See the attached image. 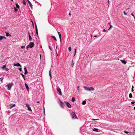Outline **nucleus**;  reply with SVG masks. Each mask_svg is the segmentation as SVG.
I'll list each match as a JSON object with an SVG mask.
<instances>
[{
  "mask_svg": "<svg viewBox=\"0 0 135 135\" xmlns=\"http://www.w3.org/2000/svg\"><path fill=\"white\" fill-rule=\"evenodd\" d=\"M84 88L86 90L89 91H94V88L92 87H89L86 86H84Z\"/></svg>",
  "mask_w": 135,
  "mask_h": 135,
  "instance_id": "f257e3e1",
  "label": "nucleus"
},
{
  "mask_svg": "<svg viewBox=\"0 0 135 135\" xmlns=\"http://www.w3.org/2000/svg\"><path fill=\"white\" fill-rule=\"evenodd\" d=\"M71 117L73 119H78L76 116L74 112H72L71 113Z\"/></svg>",
  "mask_w": 135,
  "mask_h": 135,
  "instance_id": "f03ea898",
  "label": "nucleus"
},
{
  "mask_svg": "<svg viewBox=\"0 0 135 135\" xmlns=\"http://www.w3.org/2000/svg\"><path fill=\"white\" fill-rule=\"evenodd\" d=\"M64 103L69 108H71V105L68 102L66 101H64Z\"/></svg>",
  "mask_w": 135,
  "mask_h": 135,
  "instance_id": "7ed1b4c3",
  "label": "nucleus"
},
{
  "mask_svg": "<svg viewBox=\"0 0 135 135\" xmlns=\"http://www.w3.org/2000/svg\"><path fill=\"white\" fill-rule=\"evenodd\" d=\"M57 91L59 92L58 94L60 95H62V93L61 92V90L60 89L59 87L57 88Z\"/></svg>",
  "mask_w": 135,
  "mask_h": 135,
  "instance_id": "20e7f679",
  "label": "nucleus"
},
{
  "mask_svg": "<svg viewBox=\"0 0 135 135\" xmlns=\"http://www.w3.org/2000/svg\"><path fill=\"white\" fill-rule=\"evenodd\" d=\"M12 85H6L5 86V87L6 89L9 90L12 86Z\"/></svg>",
  "mask_w": 135,
  "mask_h": 135,
  "instance_id": "39448f33",
  "label": "nucleus"
},
{
  "mask_svg": "<svg viewBox=\"0 0 135 135\" xmlns=\"http://www.w3.org/2000/svg\"><path fill=\"white\" fill-rule=\"evenodd\" d=\"M59 102L60 103V105L61 107L63 108L64 106V104L60 100H59Z\"/></svg>",
  "mask_w": 135,
  "mask_h": 135,
  "instance_id": "423d86ee",
  "label": "nucleus"
},
{
  "mask_svg": "<svg viewBox=\"0 0 135 135\" xmlns=\"http://www.w3.org/2000/svg\"><path fill=\"white\" fill-rule=\"evenodd\" d=\"M26 105L27 107L28 110L30 111H32V110L31 109V108L30 106L29 105L28 103H26Z\"/></svg>",
  "mask_w": 135,
  "mask_h": 135,
  "instance_id": "0eeeda50",
  "label": "nucleus"
},
{
  "mask_svg": "<svg viewBox=\"0 0 135 135\" xmlns=\"http://www.w3.org/2000/svg\"><path fill=\"white\" fill-rule=\"evenodd\" d=\"M15 105V104H10L9 106V107L8 108L9 109H11V108L12 107L14 106Z\"/></svg>",
  "mask_w": 135,
  "mask_h": 135,
  "instance_id": "6e6552de",
  "label": "nucleus"
},
{
  "mask_svg": "<svg viewBox=\"0 0 135 135\" xmlns=\"http://www.w3.org/2000/svg\"><path fill=\"white\" fill-rule=\"evenodd\" d=\"M27 1L28 2L29 4L30 7L32 8V5L31 3V2L28 0H27Z\"/></svg>",
  "mask_w": 135,
  "mask_h": 135,
  "instance_id": "1a4fd4ad",
  "label": "nucleus"
},
{
  "mask_svg": "<svg viewBox=\"0 0 135 135\" xmlns=\"http://www.w3.org/2000/svg\"><path fill=\"white\" fill-rule=\"evenodd\" d=\"M29 45V46H30V47L32 48L33 47L34 44L33 42H31L30 43Z\"/></svg>",
  "mask_w": 135,
  "mask_h": 135,
  "instance_id": "9d476101",
  "label": "nucleus"
},
{
  "mask_svg": "<svg viewBox=\"0 0 135 135\" xmlns=\"http://www.w3.org/2000/svg\"><path fill=\"white\" fill-rule=\"evenodd\" d=\"M14 65L15 66H21V65L19 63H17L16 64H14Z\"/></svg>",
  "mask_w": 135,
  "mask_h": 135,
  "instance_id": "9b49d317",
  "label": "nucleus"
},
{
  "mask_svg": "<svg viewBox=\"0 0 135 135\" xmlns=\"http://www.w3.org/2000/svg\"><path fill=\"white\" fill-rule=\"evenodd\" d=\"M24 71H25L24 74H25V75H26L28 73L27 71V69H26V68H24Z\"/></svg>",
  "mask_w": 135,
  "mask_h": 135,
  "instance_id": "f8f14e48",
  "label": "nucleus"
},
{
  "mask_svg": "<svg viewBox=\"0 0 135 135\" xmlns=\"http://www.w3.org/2000/svg\"><path fill=\"white\" fill-rule=\"evenodd\" d=\"M120 61L122 63L124 64H126L127 63V62L125 60H121Z\"/></svg>",
  "mask_w": 135,
  "mask_h": 135,
  "instance_id": "ddd939ff",
  "label": "nucleus"
},
{
  "mask_svg": "<svg viewBox=\"0 0 135 135\" xmlns=\"http://www.w3.org/2000/svg\"><path fill=\"white\" fill-rule=\"evenodd\" d=\"M35 25L36 26V32L37 35H38V30L37 28V25H36V24L35 23Z\"/></svg>",
  "mask_w": 135,
  "mask_h": 135,
  "instance_id": "4468645a",
  "label": "nucleus"
},
{
  "mask_svg": "<svg viewBox=\"0 0 135 135\" xmlns=\"http://www.w3.org/2000/svg\"><path fill=\"white\" fill-rule=\"evenodd\" d=\"M58 33L59 35V37L60 41H61V33H60V32H58Z\"/></svg>",
  "mask_w": 135,
  "mask_h": 135,
  "instance_id": "2eb2a0df",
  "label": "nucleus"
},
{
  "mask_svg": "<svg viewBox=\"0 0 135 135\" xmlns=\"http://www.w3.org/2000/svg\"><path fill=\"white\" fill-rule=\"evenodd\" d=\"M28 34H29V40L30 41H31L32 40V38L31 37V36H30L29 33H28Z\"/></svg>",
  "mask_w": 135,
  "mask_h": 135,
  "instance_id": "dca6fc26",
  "label": "nucleus"
},
{
  "mask_svg": "<svg viewBox=\"0 0 135 135\" xmlns=\"http://www.w3.org/2000/svg\"><path fill=\"white\" fill-rule=\"evenodd\" d=\"M93 130L95 132H98V129L97 128H94Z\"/></svg>",
  "mask_w": 135,
  "mask_h": 135,
  "instance_id": "f3484780",
  "label": "nucleus"
},
{
  "mask_svg": "<svg viewBox=\"0 0 135 135\" xmlns=\"http://www.w3.org/2000/svg\"><path fill=\"white\" fill-rule=\"evenodd\" d=\"M27 91L28 92L29 91V87L28 86V85H25Z\"/></svg>",
  "mask_w": 135,
  "mask_h": 135,
  "instance_id": "a211bd4d",
  "label": "nucleus"
},
{
  "mask_svg": "<svg viewBox=\"0 0 135 135\" xmlns=\"http://www.w3.org/2000/svg\"><path fill=\"white\" fill-rule=\"evenodd\" d=\"M86 103V102L85 100H84L82 102V104L83 105H85Z\"/></svg>",
  "mask_w": 135,
  "mask_h": 135,
  "instance_id": "6ab92c4d",
  "label": "nucleus"
},
{
  "mask_svg": "<svg viewBox=\"0 0 135 135\" xmlns=\"http://www.w3.org/2000/svg\"><path fill=\"white\" fill-rule=\"evenodd\" d=\"M5 33L6 34V36H7V37L9 35L10 36H11V35H9V33L8 32H6Z\"/></svg>",
  "mask_w": 135,
  "mask_h": 135,
  "instance_id": "aec40b11",
  "label": "nucleus"
},
{
  "mask_svg": "<svg viewBox=\"0 0 135 135\" xmlns=\"http://www.w3.org/2000/svg\"><path fill=\"white\" fill-rule=\"evenodd\" d=\"M6 67V66L5 65H4L3 66H2L1 68L2 69H3L4 68H5Z\"/></svg>",
  "mask_w": 135,
  "mask_h": 135,
  "instance_id": "412c9836",
  "label": "nucleus"
},
{
  "mask_svg": "<svg viewBox=\"0 0 135 135\" xmlns=\"http://www.w3.org/2000/svg\"><path fill=\"white\" fill-rule=\"evenodd\" d=\"M132 95L131 93H130L129 95V97L130 98H131L132 97Z\"/></svg>",
  "mask_w": 135,
  "mask_h": 135,
  "instance_id": "4be33fe9",
  "label": "nucleus"
},
{
  "mask_svg": "<svg viewBox=\"0 0 135 135\" xmlns=\"http://www.w3.org/2000/svg\"><path fill=\"white\" fill-rule=\"evenodd\" d=\"M16 7L17 8H19L20 7H19V5L18 4H17L16 3Z\"/></svg>",
  "mask_w": 135,
  "mask_h": 135,
  "instance_id": "5701e85b",
  "label": "nucleus"
},
{
  "mask_svg": "<svg viewBox=\"0 0 135 135\" xmlns=\"http://www.w3.org/2000/svg\"><path fill=\"white\" fill-rule=\"evenodd\" d=\"M51 37L53 38L56 41H57V40L55 36H51Z\"/></svg>",
  "mask_w": 135,
  "mask_h": 135,
  "instance_id": "b1692460",
  "label": "nucleus"
},
{
  "mask_svg": "<svg viewBox=\"0 0 135 135\" xmlns=\"http://www.w3.org/2000/svg\"><path fill=\"white\" fill-rule=\"evenodd\" d=\"M22 2L24 5H26V2L24 0H23V1H22Z\"/></svg>",
  "mask_w": 135,
  "mask_h": 135,
  "instance_id": "393cba45",
  "label": "nucleus"
},
{
  "mask_svg": "<svg viewBox=\"0 0 135 135\" xmlns=\"http://www.w3.org/2000/svg\"><path fill=\"white\" fill-rule=\"evenodd\" d=\"M3 37H4L3 36H0V41L2 40L3 38Z\"/></svg>",
  "mask_w": 135,
  "mask_h": 135,
  "instance_id": "a878e982",
  "label": "nucleus"
},
{
  "mask_svg": "<svg viewBox=\"0 0 135 135\" xmlns=\"http://www.w3.org/2000/svg\"><path fill=\"white\" fill-rule=\"evenodd\" d=\"M71 47H69L68 48V50L69 52L71 51Z\"/></svg>",
  "mask_w": 135,
  "mask_h": 135,
  "instance_id": "bb28decb",
  "label": "nucleus"
},
{
  "mask_svg": "<svg viewBox=\"0 0 135 135\" xmlns=\"http://www.w3.org/2000/svg\"><path fill=\"white\" fill-rule=\"evenodd\" d=\"M113 27V26L112 25H110V27L109 29H108V30H110V29Z\"/></svg>",
  "mask_w": 135,
  "mask_h": 135,
  "instance_id": "cd10ccee",
  "label": "nucleus"
},
{
  "mask_svg": "<svg viewBox=\"0 0 135 135\" xmlns=\"http://www.w3.org/2000/svg\"><path fill=\"white\" fill-rule=\"evenodd\" d=\"M75 100V98L74 97H72V98L71 101L73 102H74Z\"/></svg>",
  "mask_w": 135,
  "mask_h": 135,
  "instance_id": "c85d7f7f",
  "label": "nucleus"
},
{
  "mask_svg": "<svg viewBox=\"0 0 135 135\" xmlns=\"http://www.w3.org/2000/svg\"><path fill=\"white\" fill-rule=\"evenodd\" d=\"M75 51V52H74V56H75V55L76 53V49H75L74 50Z\"/></svg>",
  "mask_w": 135,
  "mask_h": 135,
  "instance_id": "c756f323",
  "label": "nucleus"
},
{
  "mask_svg": "<svg viewBox=\"0 0 135 135\" xmlns=\"http://www.w3.org/2000/svg\"><path fill=\"white\" fill-rule=\"evenodd\" d=\"M74 63L73 62V61L72 63V64L71 65L72 67H73L74 66Z\"/></svg>",
  "mask_w": 135,
  "mask_h": 135,
  "instance_id": "7c9ffc66",
  "label": "nucleus"
},
{
  "mask_svg": "<svg viewBox=\"0 0 135 135\" xmlns=\"http://www.w3.org/2000/svg\"><path fill=\"white\" fill-rule=\"evenodd\" d=\"M21 74L22 75L23 78V79H24V80H25V75H23V74H22L21 73Z\"/></svg>",
  "mask_w": 135,
  "mask_h": 135,
  "instance_id": "2f4dec72",
  "label": "nucleus"
},
{
  "mask_svg": "<svg viewBox=\"0 0 135 135\" xmlns=\"http://www.w3.org/2000/svg\"><path fill=\"white\" fill-rule=\"evenodd\" d=\"M14 10H14V11H15V12H16V11L17 10V9L16 8H15V7H14Z\"/></svg>",
  "mask_w": 135,
  "mask_h": 135,
  "instance_id": "473e14b6",
  "label": "nucleus"
},
{
  "mask_svg": "<svg viewBox=\"0 0 135 135\" xmlns=\"http://www.w3.org/2000/svg\"><path fill=\"white\" fill-rule=\"evenodd\" d=\"M49 75H50V77L51 78H52V76H51V74L50 71V72H49Z\"/></svg>",
  "mask_w": 135,
  "mask_h": 135,
  "instance_id": "72a5a7b5",
  "label": "nucleus"
},
{
  "mask_svg": "<svg viewBox=\"0 0 135 135\" xmlns=\"http://www.w3.org/2000/svg\"><path fill=\"white\" fill-rule=\"evenodd\" d=\"M132 15L134 17V19H135V17L134 15H133V13H131Z\"/></svg>",
  "mask_w": 135,
  "mask_h": 135,
  "instance_id": "f704fd0d",
  "label": "nucleus"
},
{
  "mask_svg": "<svg viewBox=\"0 0 135 135\" xmlns=\"http://www.w3.org/2000/svg\"><path fill=\"white\" fill-rule=\"evenodd\" d=\"M29 47H30V46H29V45H28L27 46V48L28 49V48H29Z\"/></svg>",
  "mask_w": 135,
  "mask_h": 135,
  "instance_id": "c9c22d12",
  "label": "nucleus"
},
{
  "mask_svg": "<svg viewBox=\"0 0 135 135\" xmlns=\"http://www.w3.org/2000/svg\"><path fill=\"white\" fill-rule=\"evenodd\" d=\"M3 78H0V81L2 82V80H3Z\"/></svg>",
  "mask_w": 135,
  "mask_h": 135,
  "instance_id": "e433bc0d",
  "label": "nucleus"
},
{
  "mask_svg": "<svg viewBox=\"0 0 135 135\" xmlns=\"http://www.w3.org/2000/svg\"><path fill=\"white\" fill-rule=\"evenodd\" d=\"M124 132L125 133H126V134H127L129 133L127 131H124Z\"/></svg>",
  "mask_w": 135,
  "mask_h": 135,
  "instance_id": "4c0bfd02",
  "label": "nucleus"
},
{
  "mask_svg": "<svg viewBox=\"0 0 135 135\" xmlns=\"http://www.w3.org/2000/svg\"><path fill=\"white\" fill-rule=\"evenodd\" d=\"M134 103H135V102L134 101H132V102H131V103L132 104H134Z\"/></svg>",
  "mask_w": 135,
  "mask_h": 135,
  "instance_id": "58836bf2",
  "label": "nucleus"
},
{
  "mask_svg": "<svg viewBox=\"0 0 135 135\" xmlns=\"http://www.w3.org/2000/svg\"><path fill=\"white\" fill-rule=\"evenodd\" d=\"M19 70L21 71H22V68H20L19 69Z\"/></svg>",
  "mask_w": 135,
  "mask_h": 135,
  "instance_id": "ea45409f",
  "label": "nucleus"
},
{
  "mask_svg": "<svg viewBox=\"0 0 135 135\" xmlns=\"http://www.w3.org/2000/svg\"><path fill=\"white\" fill-rule=\"evenodd\" d=\"M5 70L6 71H8V70L9 69L8 68H6Z\"/></svg>",
  "mask_w": 135,
  "mask_h": 135,
  "instance_id": "a19ab883",
  "label": "nucleus"
},
{
  "mask_svg": "<svg viewBox=\"0 0 135 135\" xmlns=\"http://www.w3.org/2000/svg\"><path fill=\"white\" fill-rule=\"evenodd\" d=\"M92 119V120H99V119Z\"/></svg>",
  "mask_w": 135,
  "mask_h": 135,
  "instance_id": "79ce46f5",
  "label": "nucleus"
},
{
  "mask_svg": "<svg viewBox=\"0 0 135 135\" xmlns=\"http://www.w3.org/2000/svg\"><path fill=\"white\" fill-rule=\"evenodd\" d=\"M79 86H78L77 87V89H78V91H79Z\"/></svg>",
  "mask_w": 135,
  "mask_h": 135,
  "instance_id": "37998d69",
  "label": "nucleus"
},
{
  "mask_svg": "<svg viewBox=\"0 0 135 135\" xmlns=\"http://www.w3.org/2000/svg\"><path fill=\"white\" fill-rule=\"evenodd\" d=\"M49 49H50L51 51H52V49H51V47L50 46H49Z\"/></svg>",
  "mask_w": 135,
  "mask_h": 135,
  "instance_id": "c03bdc74",
  "label": "nucleus"
},
{
  "mask_svg": "<svg viewBox=\"0 0 135 135\" xmlns=\"http://www.w3.org/2000/svg\"><path fill=\"white\" fill-rule=\"evenodd\" d=\"M25 46H22L21 47V48L22 49H23V48H25Z\"/></svg>",
  "mask_w": 135,
  "mask_h": 135,
  "instance_id": "a18cd8bd",
  "label": "nucleus"
},
{
  "mask_svg": "<svg viewBox=\"0 0 135 135\" xmlns=\"http://www.w3.org/2000/svg\"><path fill=\"white\" fill-rule=\"evenodd\" d=\"M123 13L125 15H126L127 14L125 11H124Z\"/></svg>",
  "mask_w": 135,
  "mask_h": 135,
  "instance_id": "49530a36",
  "label": "nucleus"
},
{
  "mask_svg": "<svg viewBox=\"0 0 135 135\" xmlns=\"http://www.w3.org/2000/svg\"><path fill=\"white\" fill-rule=\"evenodd\" d=\"M134 91L133 89L132 88V91L133 92Z\"/></svg>",
  "mask_w": 135,
  "mask_h": 135,
  "instance_id": "de8ad7c7",
  "label": "nucleus"
},
{
  "mask_svg": "<svg viewBox=\"0 0 135 135\" xmlns=\"http://www.w3.org/2000/svg\"><path fill=\"white\" fill-rule=\"evenodd\" d=\"M103 31L104 32H106V30L105 29H104L103 30Z\"/></svg>",
  "mask_w": 135,
  "mask_h": 135,
  "instance_id": "09e8293b",
  "label": "nucleus"
},
{
  "mask_svg": "<svg viewBox=\"0 0 135 135\" xmlns=\"http://www.w3.org/2000/svg\"><path fill=\"white\" fill-rule=\"evenodd\" d=\"M133 88H134V86H133V85H132V88L133 89Z\"/></svg>",
  "mask_w": 135,
  "mask_h": 135,
  "instance_id": "8fccbe9b",
  "label": "nucleus"
},
{
  "mask_svg": "<svg viewBox=\"0 0 135 135\" xmlns=\"http://www.w3.org/2000/svg\"><path fill=\"white\" fill-rule=\"evenodd\" d=\"M98 36H94V37H97Z\"/></svg>",
  "mask_w": 135,
  "mask_h": 135,
  "instance_id": "3c124183",
  "label": "nucleus"
},
{
  "mask_svg": "<svg viewBox=\"0 0 135 135\" xmlns=\"http://www.w3.org/2000/svg\"><path fill=\"white\" fill-rule=\"evenodd\" d=\"M3 38H4L5 39H6V38L4 36V37H3Z\"/></svg>",
  "mask_w": 135,
  "mask_h": 135,
  "instance_id": "603ef678",
  "label": "nucleus"
},
{
  "mask_svg": "<svg viewBox=\"0 0 135 135\" xmlns=\"http://www.w3.org/2000/svg\"><path fill=\"white\" fill-rule=\"evenodd\" d=\"M37 103H40V102L39 101H37Z\"/></svg>",
  "mask_w": 135,
  "mask_h": 135,
  "instance_id": "864d4df0",
  "label": "nucleus"
},
{
  "mask_svg": "<svg viewBox=\"0 0 135 135\" xmlns=\"http://www.w3.org/2000/svg\"><path fill=\"white\" fill-rule=\"evenodd\" d=\"M69 16H70L71 15V13H69Z\"/></svg>",
  "mask_w": 135,
  "mask_h": 135,
  "instance_id": "5fc2aeb1",
  "label": "nucleus"
},
{
  "mask_svg": "<svg viewBox=\"0 0 135 135\" xmlns=\"http://www.w3.org/2000/svg\"><path fill=\"white\" fill-rule=\"evenodd\" d=\"M90 35H91V37H92L93 35H92L91 34Z\"/></svg>",
  "mask_w": 135,
  "mask_h": 135,
  "instance_id": "6e6d98bb",
  "label": "nucleus"
},
{
  "mask_svg": "<svg viewBox=\"0 0 135 135\" xmlns=\"http://www.w3.org/2000/svg\"><path fill=\"white\" fill-rule=\"evenodd\" d=\"M56 54L57 55V56H58V54H57V52H56Z\"/></svg>",
  "mask_w": 135,
  "mask_h": 135,
  "instance_id": "4d7b16f0",
  "label": "nucleus"
},
{
  "mask_svg": "<svg viewBox=\"0 0 135 135\" xmlns=\"http://www.w3.org/2000/svg\"><path fill=\"white\" fill-rule=\"evenodd\" d=\"M32 23H33V21H32Z\"/></svg>",
  "mask_w": 135,
  "mask_h": 135,
  "instance_id": "13d9d810",
  "label": "nucleus"
},
{
  "mask_svg": "<svg viewBox=\"0 0 135 135\" xmlns=\"http://www.w3.org/2000/svg\"><path fill=\"white\" fill-rule=\"evenodd\" d=\"M40 58H41V55H40Z\"/></svg>",
  "mask_w": 135,
  "mask_h": 135,
  "instance_id": "bf43d9fd",
  "label": "nucleus"
},
{
  "mask_svg": "<svg viewBox=\"0 0 135 135\" xmlns=\"http://www.w3.org/2000/svg\"><path fill=\"white\" fill-rule=\"evenodd\" d=\"M44 112H45V109H44Z\"/></svg>",
  "mask_w": 135,
  "mask_h": 135,
  "instance_id": "052dcab7",
  "label": "nucleus"
},
{
  "mask_svg": "<svg viewBox=\"0 0 135 135\" xmlns=\"http://www.w3.org/2000/svg\"><path fill=\"white\" fill-rule=\"evenodd\" d=\"M56 49H57V46H56Z\"/></svg>",
  "mask_w": 135,
  "mask_h": 135,
  "instance_id": "680f3d73",
  "label": "nucleus"
},
{
  "mask_svg": "<svg viewBox=\"0 0 135 135\" xmlns=\"http://www.w3.org/2000/svg\"><path fill=\"white\" fill-rule=\"evenodd\" d=\"M41 48H42V46H41Z\"/></svg>",
  "mask_w": 135,
  "mask_h": 135,
  "instance_id": "e2e57ef3",
  "label": "nucleus"
},
{
  "mask_svg": "<svg viewBox=\"0 0 135 135\" xmlns=\"http://www.w3.org/2000/svg\"><path fill=\"white\" fill-rule=\"evenodd\" d=\"M25 84L26 85V84H27L26 83H25Z\"/></svg>",
  "mask_w": 135,
  "mask_h": 135,
  "instance_id": "0e129e2a",
  "label": "nucleus"
},
{
  "mask_svg": "<svg viewBox=\"0 0 135 135\" xmlns=\"http://www.w3.org/2000/svg\"><path fill=\"white\" fill-rule=\"evenodd\" d=\"M11 1H13V0H11Z\"/></svg>",
  "mask_w": 135,
  "mask_h": 135,
  "instance_id": "69168bd1",
  "label": "nucleus"
},
{
  "mask_svg": "<svg viewBox=\"0 0 135 135\" xmlns=\"http://www.w3.org/2000/svg\"><path fill=\"white\" fill-rule=\"evenodd\" d=\"M110 24V23H109V25Z\"/></svg>",
  "mask_w": 135,
  "mask_h": 135,
  "instance_id": "338daca9",
  "label": "nucleus"
},
{
  "mask_svg": "<svg viewBox=\"0 0 135 135\" xmlns=\"http://www.w3.org/2000/svg\"><path fill=\"white\" fill-rule=\"evenodd\" d=\"M134 108L135 109V107H134Z\"/></svg>",
  "mask_w": 135,
  "mask_h": 135,
  "instance_id": "774afa93",
  "label": "nucleus"
}]
</instances>
